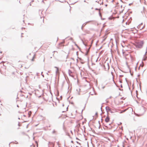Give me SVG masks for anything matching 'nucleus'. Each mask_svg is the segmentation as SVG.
<instances>
[{
	"label": "nucleus",
	"mask_w": 147,
	"mask_h": 147,
	"mask_svg": "<svg viewBox=\"0 0 147 147\" xmlns=\"http://www.w3.org/2000/svg\"><path fill=\"white\" fill-rule=\"evenodd\" d=\"M95 9L96 10H98L99 11V12L100 14H101V13H100V9H96H96Z\"/></svg>",
	"instance_id": "obj_6"
},
{
	"label": "nucleus",
	"mask_w": 147,
	"mask_h": 147,
	"mask_svg": "<svg viewBox=\"0 0 147 147\" xmlns=\"http://www.w3.org/2000/svg\"><path fill=\"white\" fill-rule=\"evenodd\" d=\"M120 100V98H116L115 100V104L117 105H119L121 103L119 102V100Z\"/></svg>",
	"instance_id": "obj_2"
},
{
	"label": "nucleus",
	"mask_w": 147,
	"mask_h": 147,
	"mask_svg": "<svg viewBox=\"0 0 147 147\" xmlns=\"http://www.w3.org/2000/svg\"><path fill=\"white\" fill-rule=\"evenodd\" d=\"M32 114V112L31 111H30L28 112V116L29 117H30V115Z\"/></svg>",
	"instance_id": "obj_5"
},
{
	"label": "nucleus",
	"mask_w": 147,
	"mask_h": 147,
	"mask_svg": "<svg viewBox=\"0 0 147 147\" xmlns=\"http://www.w3.org/2000/svg\"><path fill=\"white\" fill-rule=\"evenodd\" d=\"M34 57H33L32 59V61H34Z\"/></svg>",
	"instance_id": "obj_7"
},
{
	"label": "nucleus",
	"mask_w": 147,
	"mask_h": 147,
	"mask_svg": "<svg viewBox=\"0 0 147 147\" xmlns=\"http://www.w3.org/2000/svg\"><path fill=\"white\" fill-rule=\"evenodd\" d=\"M143 44L142 41H137L135 44V46L136 47L140 48H141Z\"/></svg>",
	"instance_id": "obj_1"
},
{
	"label": "nucleus",
	"mask_w": 147,
	"mask_h": 147,
	"mask_svg": "<svg viewBox=\"0 0 147 147\" xmlns=\"http://www.w3.org/2000/svg\"><path fill=\"white\" fill-rule=\"evenodd\" d=\"M109 121H110V118H109V116H108L106 117V118L105 119V121L107 123V122H109Z\"/></svg>",
	"instance_id": "obj_3"
},
{
	"label": "nucleus",
	"mask_w": 147,
	"mask_h": 147,
	"mask_svg": "<svg viewBox=\"0 0 147 147\" xmlns=\"http://www.w3.org/2000/svg\"><path fill=\"white\" fill-rule=\"evenodd\" d=\"M43 61H45V59H44Z\"/></svg>",
	"instance_id": "obj_8"
},
{
	"label": "nucleus",
	"mask_w": 147,
	"mask_h": 147,
	"mask_svg": "<svg viewBox=\"0 0 147 147\" xmlns=\"http://www.w3.org/2000/svg\"><path fill=\"white\" fill-rule=\"evenodd\" d=\"M103 66L104 67V68L105 70H106V69L109 70V65H107V68H106V67H105V65H103Z\"/></svg>",
	"instance_id": "obj_4"
}]
</instances>
